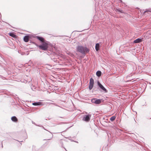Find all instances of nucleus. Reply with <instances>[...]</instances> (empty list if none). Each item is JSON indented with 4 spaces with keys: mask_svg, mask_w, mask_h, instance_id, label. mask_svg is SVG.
<instances>
[{
    "mask_svg": "<svg viewBox=\"0 0 151 151\" xmlns=\"http://www.w3.org/2000/svg\"><path fill=\"white\" fill-rule=\"evenodd\" d=\"M91 116V115L88 114L85 115L83 117V120L86 122H89Z\"/></svg>",
    "mask_w": 151,
    "mask_h": 151,
    "instance_id": "7ed1b4c3",
    "label": "nucleus"
},
{
    "mask_svg": "<svg viewBox=\"0 0 151 151\" xmlns=\"http://www.w3.org/2000/svg\"><path fill=\"white\" fill-rule=\"evenodd\" d=\"M9 35L15 38L16 37V35L13 33H9Z\"/></svg>",
    "mask_w": 151,
    "mask_h": 151,
    "instance_id": "2eb2a0df",
    "label": "nucleus"
},
{
    "mask_svg": "<svg viewBox=\"0 0 151 151\" xmlns=\"http://www.w3.org/2000/svg\"><path fill=\"white\" fill-rule=\"evenodd\" d=\"M35 44L39 49L44 51L47 50L48 48V44L45 41L42 43V44L40 45H38L35 42L33 43Z\"/></svg>",
    "mask_w": 151,
    "mask_h": 151,
    "instance_id": "f03ea898",
    "label": "nucleus"
},
{
    "mask_svg": "<svg viewBox=\"0 0 151 151\" xmlns=\"http://www.w3.org/2000/svg\"><path fill=\"white\" fill-rule=\"evenodd\" d=\"M115 11L116 12H120L121 13H124L123 10H121L120 9H115Z\"/></svg>",
    "mask_w": 151,
    "mask_h": 151,
    "instance_id": "4468645a",
    "label": "nucleus"
},
{
    "mask_svg": "<svg viewBox=\"0 0 151 151\" xmlns=\"http://www.w3.org/2000/svg\"><path fill=\"white\" fill-rule=\"evenodd\" d=\"M151 12V9H147L144 12V14H145V13L147 12Z\"/></svg>",
    "mask_w": 151,
    "mask_h": 151,
    "instance_id": "f3484780",
    "label": "nucleus"
},
{
    "mask_svg": "<svg viewBox=\"0 0 151 151\" xmlns=\"http://www.w3.org/2000/svg\"><path fill=\"white\" fill-rule=\"evenodd\" d=\"M76 50L77 52L85 55V53L88 52L90 50L86 47H84L82 46H78L76 48Z\"/></svg>",
    "mask_w": 151,
    "mask_h": 151,
    "instance_id": "f257e3e1",
    "label": "nucleus"
},
{
    "mask_svg": "<svg viewBox=\"0 0 151 151\" xmlns=\"http://www.w3.org/2000/svg\"><path fill=\"white\" fill-rule=\"evenodd\" d=\"M34 37L36 38L40 41L42 43L45 41V40L44 38L42 37L39 36H35Z\"/></svg>",
    "mask_w": 151,
    "mask_h": 151,
    "instance_id": "0eeeda50",
    "label": "nucleus"
},
{
    "mask_svg": "<svg viewBox=\"0 0 151 151\" xmlns=\"http://www.w3.org/2000/svg\"><path fill=\"white\" fill-rule=\"evenodd\" d=\"M116 118V117L115 116H112V117H111L110 118V120L111 121H114V120H115V119Z\"/></svg>",
    "mask_w": 151,
    "mask_h": 151,
    "instance_id": "dca6fc26",
    "label": "nucleus"
},
{
    "mask_svg": "<svg viewBox=\"0 0 151 151\" xmlns=\"http://www.w3.org/2000/svg\"><path fill=\"white\" fill-rule=\"evenodd\" d=\"M32 104L34 106L42 105V103L40 102H35L32 103Z\"/></svg>",
    "mask_w": 151,
    "mask_h": 151,
    "instance_id": "9d476101",
    "label": "nucleus"
},
{
    "mask_svg": "<svg viewBox=\"0 0 151 151\" xmlns=\"http://www.w3.org/2000/svg\"><path fill=\"white\" fill-rule=\"evenodd\" d=\"M96 74L97 76L100 77L101 76V72L100 70H98L96 72Z\"/></svg>",
    "mask_w": 151,
    "mask_h": 151,
    "instance_id": "ddd939ff",
    "label": "nucleus"
},
{
    "mask_svg": "<svg viewBox=\"0 0 151 151\" xmlns=\"http://www.w3.org/2000/svg\"><path fill=\"white\" fill-rule=\"evenodd\" d=\"M98 85V86L102 90L101 91H103L105 93L107 92V91L106 89L105 88V87L99 82V81L97 82Z\"/></svg>",
    "mask_w": 151,
    "mask_h": 151,
    "instance_id": "39448f33",
    "label": "nucleus"
},
{
    "mask_svg": "<svg viewBox=\"0 0 151 151\" xmlns=\"http://www.w3.org/2000/svg\"><path fill=\"white\" fill-rule=\"evenodd\" d=\"M142 41V39L140 38H138L134 41V43H138L141 42Z\"/></svg>",
    "mask_w": 151,
    "mask_h": 151,
    "instance_id": "1a4fd4ad",
    "label": "nucleus"
},
{
    "mask_svg": "<svg viewBox=\"0 0 151 151\" xmlns=\"http://www.w3.org/2000/svg\"><path fill=\"white\" fill-rule=\"evenodd\" d=\"M101 99H93L91 100V101L93 103H95L96 104H99L101 103Z\"/></svg>",
    "mask_w": 151,
    "mask_h": 151,
    "instance_id": "423d86ee",
    "label": "nucleus"
},
{
    "mask_svg": "<svg viewBox=\"0 0 151 151\" xmlns=\"http://www.w3.org/2000/svg\"><path fill=\"white\" fill-rule=\"evenodd\" d=\"M29 35H25L24 37V41L25 42H27L29 41Z\"/></svg>",
    "mask_w": 151,
    "mask_h": 151,
    "instance_id": "6e6552de",
    "label": "nucleus"
},
{
    "mask_svg": "<svg viewBox=\"0 0 151 151\" xmlns=\"http://www.w3.org/2000/svg\"><path fill=\"white\" fill-rule=\"evenodd\" d=\"M12 120L14 122H16L18 121V119L15 116H13L11 118Z\"/></svg>",
    "mask_w": 151,
    "mask_h": 151,
    "instance_id": "9b49d317",
    "label": "nucleus"
},
{
    "mask_svg": "<svg viewBox=\"0 0 151 151\" xmlns=\"http://www.w3.org/2000/svg\"><path fill=\"white\" fill-rule=\"evenodd\" d=\"M94 80L93 79L91 78H90L89 82V88L90 90L92 89L93 86L94 84Z\"/></svg>",
    "mask_w": 151,
    "mask_h": 151,
    "instance_id": "20e7f679",
    "label": "nucleus"
},
{
    "mask_svg": "<svg viewBox=\"0 0 151 151\" xmlns=\"http://www.w3.org/2000/svg\"><path fill=\"white\" fill-rule=\"evenodd\" d=\"M52 104H53V105H55V106H57V104H55V103H52Z\"/></svg>",
    "mask_w": 151,
    "mask_h": 151,
    "instance_id": "a211bd4d",
    "label": "nucleus"
},
{
    "mask_svg": "<svg viewBox=\"0 0 151 151\" xmlns=\"http://www.w3.org/2000/svg\"><path fill=\"white\" fill-rule=\"evenodd\" d=\"M100 45L99 43H96L95 46V49L96 51H98L99 50Z\"/></svg>",
    "mask_w": 151,
    "mask_h": 151,
    "instance_id": "f8f14e48",
    "label": "nucleus"
},
{
    "mask_svg": "<svg viewBox=\"0 0 151 151\" xmlns=\"http://www.w3.org/2000/svg\"><path fill=\"white\" fill-rule=\"evenodd\" d=\"M65 149L66 151H67V150H66V149Z\"/></svg>",
    "mask_w": 151,
    "mask_h": 151,
    "instance_id": "6ab92c4d",
    "label": "nucleus"
}]
</instances>
